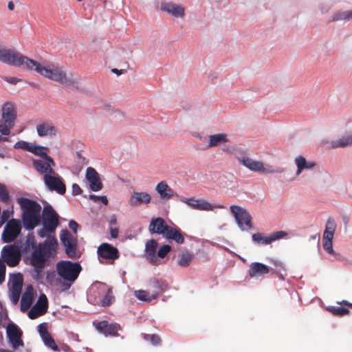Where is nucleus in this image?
<instances>
[{
	"instance_id": "43",
	"label": "nucleus",
	"mask_w": 352,
	"mask_h": 352,
	"mask_svg": "<svg viewBox=\"0 0 352 352\" xmlns=\"http://www.w3.org/2000/svg\"><path fill=\"white\" fill-rule=\"evenodd\" d=\"M113 299V296L112 295L111 288H108L107 292L105 296L101 300L100 305L102 307L109 306L111 304Z\"/></svg>"
},
{
	"instance_id": "21",
	"label": "nucleus",
	"mask_w": 352,
	"mask_h": 352,
	"mask_svg": "<svg viewBox=\"0 0 352 352\" xmlns=\"http://www.w3.org/2000/svg\"><path fill=\"white\" fill-rule=\"evenodd\" d=\"M23 287V278L21 275H15L11 287L10 300L14 304L19 302Z\"/></svg>"
},
{
	"instance_id": "54",
	"label": "nucleus",
	"mask_w": 352,
	"mask_h": 352,
	"mask_svg": "<svg viewBox=\"0 0 352 352\" xmlns=\"http://www.w3.org/2000/svg\"><path fill=\"white\" fill-rule=\"evenodd\" d=\"M110 234L112 238L116 239L118 236L119 231L118 228L110 227Z\"/></svg>"
},
{
	"instance_id": "6",
	"label": "nucleus",
	"mask_w": 352,
	"mask_h": 352,
	"mask_svg": "<svg viewBox=\"0 0 352 352\" xmlns=\"http://www.w3.org/2000/svg\"><path fill=\"white\" fill-rule=\"evenodd\" d=\"M79 263L69 261H61L56 265V270L59 276L67 281L74 282L81 271Z\"/></svg>"
},
{
	"instance_id": "29",
	"label": "nucleus",
	"mask_w": 352,
	"mask_h": 352,
	"mask_svg": "<svg viewBox=\"0 0 352 352\" xmlns=\"http://www.w3.org/2000/svg\"><path fill=\"white\" fill-rule=\"evenodd\" d=\"M161 8L175 17H182L184 14V8L183 7L172 3H163L161 5Z\"/></svg>"
},
{
	"instance_id": "48",
	"label": "nucleus",
	"mask_w": 352,
	"mask_h": 352,
	"mask_svg": "<svg viewBox=\"0 0 352 352\" xmlns=\"http://www.w3.org/2000/svg\"><path fill=\"white\" fill-rule=\"evenodd\" d=\"M323 248L329 254H333L334 253L332 245V241L322 240Z\"/></svg>"
},
{
	"instance_id": "63",
	"label": "nucleus",
	"mask_w": 352,
	"mask_h": 352,
	"mask_svg": "<svg viewBox=\"0 0 352 352\" xmlns=\"http://www.w3.org/2000/svg\"><path fill=\"white\" fill-rule=\"evenodd\" d=\"M217 208H223V206H217Z\"/></svg>"
},
{
	"instance_id": "37",
	"label": "nucleus",
	"mask_w": 352,
	"mask_h": 352,
	"mask_svg": "<svg viewBox=\"0 0 352 352\" xmlns=\"http://www.w3.org/2000/svg\"><path fill=\"white\" fill-rule=\"evenodd\" d=\"M327 310L335 316L342 317L349 314V310L345 307L331 306Z\"/></svg>"
},
{
	"instance_id": "19",
	"label": "nucleus",
	"mask_w": 352,
	"mask_h": 352,
	"mask_svg": "<svg viewBox=\"0 0 352 352\" xmlns=\"http://www.w3.org/2000/svg\"><path fill=\"white\" fill-rule=\"evenodd\" d=\"M86 178L89 182V186L93 191H99L102 188V184L100 181L99 174L92 167H89L86 170Z\"/></svg>"
},
{
	"instance_id": "27",
	"label": "nucleus",
	"mask_w": 352,
	"mask_h": 352,
	"mask_svg": "<svg viewBox=\"0 0 352 352\" xmlns=\"http://www.w3.org/2000/svg\"><path fill=\"white\" fill-rule=\"evenodd\" d=\"M33 299L34 289L32 286H28L23 294L21 300V311L22 312H25L30 308Z\"/></svg>"
},
{
	"instance_id": "42",
	"label": "nucleus",
	"mask_w": 352,
	"mask_h": 352,
	"mask_svg": "<svg viewBox=\"0 0 352 352\" xmlns=\"http://www.w3.org/2000/svg\"><path fill=\"white\" fill-rule=\"evenodd\" d=\"M45 147H42V146H37L36 144H32V148H31V150L30 151V152H31L36 155L40 156L42 159L43 157H47V156H48V155L45 151Z\"/></svg>"
},
{
	"instance_id": "51",
	"label": "nucleus",
	"mask_w": 352,
	"mask_h": 352,
	"mask_svg": "<svg viewBox=\"0 0 352 352\" xmlns=\"http://www.w3.org/2000/svg\"><path fill=\"white\" fill-rule=\"evenodd\" d=\"M38 329L41 338L49 333L46 324L45 323L40 324L38 326Z\"/></svg>"
},
{
	"instance_id": "35",
	"label": "nucleus",
	"mask_w": 352,
	"mask_h": 352,
	"mask_svg": "<svg viewBox=\"0 0 352 352\" xmlns=\"http://www.w3.org/2000/svg\"><path fill=\"white\" fill-rule=\"evenodd\" d=\"M193 258L194 255L192 253L188 251L182 252L178 256L177 263L182 267H186L190 264Z\"/></svg>"
},
{
	"instance_id": "5",
	"label": "nucleus",
	"mask_w": 352,
	"mask_h": 352,
	"mask_svg": "<svg viewBox=\"0 0 352 352\" xmlns=\"http://www.w3.org/2000/svg\"><path fill=\"white\" fill-rule=\"evenodd\" d=\"M16 119V110L12 102H7L2 107V115L0 120V133L8 135L13 128Z\"/></svg>"
},
{
	"instance_id": "38",
	"label": "nucleus",
	"mask_w": 352,
	"mask_h": 352,
	"mask_svg": "<svg viewBox=\"0 0 352 352\" xmlns=\"http://www.w3.org/2000/svg\"><path fill=\"white\" fill-rule=\"evenodd\" d=\"M45 344L48 346L49 348L52 349L54 351H58L60 349L58 348V346L56 345L54 340L49 333L48 334L45 335L43 338H41Z\"/></svg>"
},
{
	"instance_id": "41",
	"label": "nucleus",
	"mask_w": 352,
	"mask_h": 352,
	"mask_svg": "<svg viewBox=\"0 0 352 352\" xmlns=\"http://www.w3.org/2000/svg\"><path fill=\"white\" fill-rule=\"evenodd\" d=\"M0 201L4 204H9L10 201V197L6 187L0 184Z\"/></svg>"
},
{
	"instance_id": "2",
	"label": "nucleus",
	"mask_w": 352,
	"mask_h": 352,
	"mask_svg": "<svg viewBox=\"0 0 352 352\" xmlns=\"http://www.w3.org/2000/svg\"><path fill=\"white\" fill-rule=\"evenodd\" d=\"M25 245L26 249L34 250L30 263L38 272L39 270L45 267L47 260L56 254L58 241L54 236H48L44 242L36 245L34 236L32 234H28Z\"/></svg>"
},
{
	"instance_id": "59",
	"label": "nucleus",
	"mask_w": 352,
	"mask_h": 352,
	"mask_svg": "<svg viewBox=\"0 0 352 352\" xmlns=\"http://www.w3.org/2000/svg\"><path fill=\"white\" fill-rule=\"evenodd\" d=\"M60 349L65 352H68L70 350L69 346L67 344H62Z\"/></svg>"
},
{
	"instance_id": "31",
	"label": "nucleus",
	"mask_w": 352,
	"mask_h": 352,
	"mask_svg": "<svg viewBox=\"0 0 352 352\" xmlns=\"http://www.w3.org/2000/svg\"><path fill=\"white\" fill-rule=\"evenodd\" d=\"M150 286L153 291V298L155 299L168 287V284L165 281L157 279L151 280Z\"/></svg>"
},
{
	"instance_id": "14",
	"label": "nucleus",
	"mask_w": 352,
	"mask_h": 352,
	"mask_svg": "<svg viewBox=\"0 0 352 352\" xmlns=\"http://www.w3.org/2000/svg\"><path fill=\"white\" fill-rule=\"evenodd\" d=\"M7 336L14 350H17L19 346H24L23 341L21 339L22 331L15 324H9L8 325Z\"/></svg>"
},
{
	"instance_id": "4",
	"label": "nucleus",
	"mask_w": 352,
	"mask_h": 352,
	"mask_svg": "<svg viewBox=\"0 0 352 352\" xmlns=\"http://www.w3.org/2000/svg\"><path fill=\"white\" fill-rule=\"evenodd\" d=\"M42 223L43 228L38 231V234L41 238L50 236V234L55 231L58 224V214L50 205L43 208Z\"/></svg>"
},
{
	"instance_id": "62",
	"label": "nucleus",
	"mask_w": 352,
	"mask_h": 352,
	"mask_svg": "<svg viewBox=\"0 0 352 352\" xmlns=\"http://www.w3.org/2000/svg\"><path fill=\"white\" fill-rule=\"evenodd\" d=\"M1 140H3V141H8V138H2Z\"/></svg>"
},
{
	"instance_id": "34",
	"label": "nucleus",
	"mask_w": 352,
	"mask_h": 352,
	"mask_svg": "<svg viewBox=\"0 0 352 352\" xmlns=\"http://www.w3.org/2000/svg\"><path fill=\"white\" fill-rule=\"evenodd\" d=\"M336 230V224L333 219H329L327 221L322 240L332 241Z\"/></svg>"
},
{
	"instance_id": "32",
	"label": "nucleus",
	"mask_w": 352,
	"mask_h": 352,
	"mask_svg": "<svg viewBox=\"0 0 352 352\" xmlns=\"http://www.w3.org/2000/svg\"><path fill=\"white\" fill-rule=\"evenodd\" d=\"M295 163L297 166L296 175H300L305 169L313 168L316 164L314 162H307L302 156H298L295 159Z\"/></svg>"
},
{
	"instance_id": "52",
	"label": "nucleus",
	"mask_w": 352,
	"mask_h": 352,
	"mask_svg": "<svg viewBox=\"0 0 352 352\" xmlns=\"http://www.w3.org/2000/svg\"><path fill=\"white\" fill-rule=\"evenodd\" d=\"M4 80L12 85H16L17 82H21V79L16 78V77H11V76H6L4 77Z\"/></svg>"
},
{
	"instance_id": "53",
	"label": "nucleus",
	"mask_w": 352,
	"mask_h": 352,
	"mask_svg": "<svg viewBox=\"0 0 352 352\" xmlns=\"http://www.w3.org/2000/svg\"><path fill=\"white\" fill-rule=\"evenodd\" d=\"M82 190L80 187L77 184H74L72 185V193L74 195H78L81 194Z\"/></svg>"
},
{
	"instance_id": "20",
	"label": "nucleus",
	"mask_w": 352,
	"mask_h": 352,
	"mask_svg": "<svg viewBox=\"0 0 352 352\" xmlns=\"http://www.w3.org/2000/svg\"><path fill=\"white\" fill-rule=\"evenodd\" d=\"M168 227L169 226L167 225L163 218L154 217L149 223L148 230L151 234H158L164 236Z\"/></svg>"
},
{
	"instance_id": "18",
	"label": "nucleus",
	"mask_w": 352,
	"mask_h": 352,
	"mask_svg": "<svg viewBox=\"0 0 352 352\" xmlns=\"http://www.w3.org/2000/svg\"><path fill=\"white\" fill-rule=\"evenodd\" d=\"M96 329L106 336H118V331L120 326L118 324L109 323L107 320H102L98 322H94Z\"/></svg>"
},
{
	"instance_id": "7",
	"label": "nucleus",
	"mask_w": 352,
	"mask_h": 352,
	"mask_svg": "<svg viewBox=\"0 0 352 352\" xmlns=\"http://www.w3.org/2000/svg\"><path fill=\"white\" fill-rule=\"evenodd\" d=\"M237 160L240 164L253 172L265 174H273L282 172V170L274 169V167L270 165L265 166L263 162L254 160L246 155L238 157Z\"/></svg>"
},
{
	"instance_id": "16",
	"label": "nucleus",
	"mask_w": 352,
	"mask_h": 352,
	"mask_svg": "<svg viewBox=\"0 0 352 352\" xmlns=\"http://www.w3.org/2000/svg\"><path fill=\"white\" fill-rule=\"evenodd\" d=\"M97 253L100 258L108 261H113L120 257L118 249L107 243L100 244L98 248Z\"/></svg>"
},
{
	"instance_id": "61",
	"label": "nucleus",
	"mask_w": 352,
	"mask_h": 352,
	"mask_svg": "<svg viewBox=\"0 0 352 352\" xmlns=\"http://www.w3.org/2000/svg\"><path fill=\"white\" fill-rule=\"evenodd\" d=\"M112 72L118 75H120L121 74L120 71L118 69H113Z\"/></svg>"
},
{
	"instance_id": "3",
	"label": "nucleus",
	"mask_w": 352,
	"mask_h": 352,
	"mask_svg": "<svg viewBox=\"0 0 352 352\" xmlns=\"http://www.w3.org/2000/svg\"><path fill=\"white\" fill-rule=\"evenodd\" d=\"M17 202L23 211L21 219L24 228L32 230L41 222V205L36 201L25 197L18 198Z\"/></svg>"
},
{
	"instance_id": "12",
	"label": "nucleus",
	"mask_w": 352,
	"mask_h": 352,
	"mask_svg": "<svg viewBox=\"0 0 352 352\" xmlns=\"http://www.w3.org/2000/svg\"><path fill=\"white\" fill-rule=\"evenodd\" d=\"M48 309V300L45 294H41L36 303L28 312V317L32 319L38 318L45 315Z\"/></svg>"
},
{
	"instance_id": "45",
	"label": "nucleus",
	"mask_w": 352,
	"mask_h": 352,
	"mask_svg": "<svg viewBox=\"0 0 352 352\" xmlns=\"http://www.w3.org/2000/svg\"><path fill=\"white\" fill-rule=\"evenodd\" d=\"M171 250V247L169 245H163L160 247L157 252V256L160 258H164L168 252Z\"/></svg>"
},
{
	"instance_id": "36",
	"label": "nucleus",
	"mask_w": 352,
	"mask_h": 352,
	"mask_svg": "<svg viewBox=\"0 0 352 352\" xmlns=\"http://www.w3.org/2000/svg\"><path fill=\"white\" fill-rule=\"evenodd\" d=\"M331 148L346 147L352 145V135H346L337 140L332 141Z\"/></svg>"
},
{
	"instance_id": "57",
	"label": "nucleus",
	"mask_w": 352,
	"mask_h": 352,
	"mask_svg": "<svg viewBox=\"0 0 352 352\" xmlns=\"http://www.w3.org/2000/svg\"><path fill=\"white\" fill-rule=\"evenodd\" d=\"M117 223V219L115 216L112 217L109 221L110 227H112L113 226L116 225Z\"/></svg>"
},
{
	"instance_id": "26",
	"label": "nucleus",
	"mask_w": 352,
	"mask_h": 352,
	"mask_svg": "<svg viewBox=\"0 0 352 352\" xmlns=\"http://www.w3.org/2000/svg\"><path fill=\"white\" fill-rule=\"evenodd\" d=\"M270 272L269 267L258 262H254L250 264L248 270V274L251 278L261 276Z\"/></svg>"
},
{
	"instance_id": "56",
	"label": "nucleus",
	"mask_w": 352,
	"mask_h": 352,
	"mask_svg": "<svg viewBox=\"0 0 352 352\" xmlns=\"http://www.w3.org/2000/svg\"><path fill=\"white\" fill-rule=\"evenodd\" d=\"M338 304L343 305H345V306L352 308V303L348 302L347 300H342L341 302H338Z\"/></svg>"
},
{
	"instance_id": "17",
	"label": "nucleus",
	"mask_w": 352,
	"mask_h": 352,
	"mask_svg": "<svg viewBox=\"0 0 352 352\" xmlns=\"http://www.w3.org/2000/svg\"><path fill=\"white\" fill-rule=\"evenodd\" d=\"M60 240L65 248V252L70 258H74L76 255V243L71 233L65 230L60 235Z\"/></svg>"
},
{
	"instance_id": "28",
	"label": "nucleus",
	"mask_w": 352,
	"mask_h": 352,
	"mask_svg": "<svg viewBox=\"0 0 352 352\" xmlns=\"http://www.w3.org/2000/svg\"><path fill=\"white\" fill-rule=\"evenodd\" d=\"M157 242L155 239H151L146 243V256L147 260L153 265L157 264L156 248Z\"/></svg>"
},
{
	"instance_id": "30",
	"label": "nucleus",
	"mask_w": 352,
	"mask_h": 352,
	"mask_svg": "<svg viewBox=\"0 0 352 352\" xmlns=\"http://www.w3.org/2000/svg\"><path fill=\"white\" fill-rule=\"evenodd\" d=\"M155 189L162 199L168 200L174 195L173 190L166 182L162 181L158 183Z\"/></svg>"
},
{
	"instance_id": "25",
	"label": "nucleus",
	"mask_w": 352,
	"mask_h": 352,
	"mask_svg": "<svg viewBox=\"0 0 352 352\" xmlns=\"http://www.w3.org/2000/svg\"><path fill=\"white\" fill-rule=\"evenodd\" d=\"M151 200V195L145 192H134L129 201V204L131 206H136L142 204H149Z\"/></svg>"
},
{
	"instance_id": "9",
	"label": "nucleus",
	"mask_w": 352,
	"mask_h": 352,
	"mask_svg": "<svg viewBox=\"0 0 352 352\" xmlns=\"http://www.w3.org/2000/svg\"><path fill=\"white\" fill-rule=\"evenodd\" d=\"M1 257L4 263L10 267L16 266L21 258L19 248L14 244L5 245L1 250Z\"/></svg>"
},
{
	"instance_id": "58",
	"label": "nucleus",
	"mask_w": 352,
	"mask_h": 352,
	"mask_svg": "<svg viewBox=\"0 0 352 352\" xmlns=\"http://www.w3.org/2000/svg\"><path fill=\"white\" fill-rule=\"evenodd\" d=\"M274 263L276 267L284 269V265L282 262L276 261Z\"/></svg>"
},
{
	"instance_id": "49",
	"label": "nucleus",
	"mask_w": 352,
	"mask_h": 352,
	"mask_svg": "<svg viewBox=\"0 0 352 352\" xmlns=\"http://www.w3.org/2000/svg\"><path fill=\"white\" fill-rule=\"evenodd\" d=\"M6 270V265L4 262L0 258V284H1L5 280Z\"/></svg>"
},
{
	"instance_id": "39",
	"label": "nucleus",
	"mask_w": 352,
	"mask_h": 352,
	"mask_svg": "<svg viewBox=\"0 0 352 352\" xmlns=\"http://www.w3.org/2000/svg\"><path fill=\"white\" fill-rule=\"evenodd\" d=\"M135 296L140 300L149 302L153 300V295L145 290H138L135 292Z\"/></svg>"
},
{
	"instance_id": "24",
	"label": "nucleus",
	"mask_w": 352,
	"mask_h": 352,
	"mask_svg": "<svg viewBox=\"0 0 352 352\" xmlns=\"http://www.w3.org/2000/svg\"><path fill=\"white\" fill-rule=\"evenodd\" d=\"M183 201L195 210L210 211L212 210L214 208L211 204L204 199H196L192 197L185 199Z\"/></svg>"
},
{
	"instance_id": "64",
	"label": "nucleus",
	"mask_w": 352,
	"mask_h": 352,
	"mask_svg": "<svg viewBox=\"0 0 352 352\" xmlns=\"http://www.w3.org/2000/svg\"><path fill=\"white\" fill-rule=\"evenodd\" d=\"M78 1H80L81 0H78Z\"/></svg>"
},
{
	"instance_id": "46",
	"label": "nucleus",
	"mask_w": 352,
	"mask_h": 352,
	"mask_svg": "<svg viewBox=\"0 0 352 352\" xmlns=\"http://www.w3.org/2000/svg\"><path fill=\"white\" fill-rule=\"evenodd\" d=\"M144 338L150 340L151 342L155 346H158L161 344V338L157 334L145 335Z\"/></svg>"
},
{
	"instance_id": "10",
	"label": "nucleus",
	"mask_w": 352,
	"mask_h": 352,
	"mask_svg": "<svg viewBox=\"0 0 352 352\" xmlns=\"http://www.w3.org/2000/svg\"><path fill=\"white\" fill-rule=\"evenodd\" d=\"M21 231V224L19 219H11L4 227L2 233V240L4 243H11L14 241Z\"/></svg>"
},
{
	"instance_id": "13",
	"label": "nucleus",
	"mask_w": 352,
	"mask_h": 352,
	"mask_svg": "<svg viewBox=\"0 0 352 352\" xmlns=\"http://www.w3.org/2000/svg\"><path fill=\"white\" fill-rule=\"evenodd\" d=\"M32 165L35 170L41 175L55 174L53 167L55 166L54 160L50 156L40 160H33Z\"/></svg>"
},
{
	"instance_id": "40",
	"label": "nucleus",
	"mask_w": 352,
	"mask_h": 352,
	"mask_svg": "<svg viewBox=\"0 0 352 352\" xmlns=\"http://www.w3.org/2000/svg\"><path fill=\"white\" fill-rule=\"evenodd\" d=\"M352 10L340 11L335 14L332 18V21H339L342 19H351Z\"/></svg>"
},
{
	"instance_id": "1",
	"label": "nucleus",
	"mask_w": 352,
	"mask_h": 352,
	"mask_svg": "<svg viewBox=\"0 0 352 352\" xmlns=\"http://www.w3.org/2000/svg\"><path fill=\"white\" fill-rule=\"evenodd\" d=\"M0 61L13 66L25 65L29 69H32L34 67V70L41 76L56 81L65 87H74L80 80L78 75L73 73H67L63 67L54 65L43 66L12 49L0 50Z\"/></svg>"
},
{
	"instance_id": "47",
	"label": "nucleus",
	"mask_w": 352,
	"mask_h": 352,
	"mask_svg": "<svg viewBox=\"0 0 352 352\" xmlns=\"http://www.w3.org/2000/svg\"><path fill=\"white\" fill-rule=\"evenodd\" d=\"M89 199L94 202L101 201L104 205L108 204V199L106 196H96L95 195H90Z\"/></svg>"
},
{
	"instance_id": "55",
	"label": "nucleus",
	"mask_w": 352,
	"mask_h": 352,
	"mask_svg": "<svg viewBox=\"0 0 352 352\" xmlns=\"http://www.w3.org/2000/svg\"><path fill=\"white\" fill-rule=\"evenodd\" d=\"M69 227L71 230H72L74 232H76L77 229L79 227V225L74 220H72L69 223Z\"/></svg>"
},
{
	"instance_id": "44",
	"label": "nucleus",
	"mask_w": 352,
	"mask_h": 352,
	"mask_svg": "<svg viewBox=\"0 0 352 352\" xmlns=\"http://www.w3.org/2000/svg\"><path fill=\"white\" fill-rule=\"evenodd\" d=\"M32 146V143H29L25 141L21 140V141H18L17 142H16L14 144V148H16V149L21 148L24 151H30L31 150Z\"/></svg>"
},
{
	"instance_id": "60",
	"label": "nucleus",
	"mask_w": 352,
	"mask_h": 352,
	"mask_svg": "<svg viewBox=\"0 0 352 352\" xmlns=\"http://www.w3.org/2000/svg\"><path fill=\"white\" fill-rule=\"evenodd\" d=\"M8 8L10 10H13L14 8V4L12 1H9L8 4Z\"/></svg>"
},
{
	"instance_id": "11",
	"label": "nucleus",
	"mask_w": 352,
	"mask_h": 352,
	"mask_svg": "<svg viewBox=\"0 0 352 352\" xmlns=\"http://www.w3.org/2000/svg\"><path fill=\"white\" fill-rule=\"evenodd\" d=\"M45 184L51 191H56L63 195L66 192V186L63 179L55 172V174H47L43 177Z\"/></svg>"
},
{
	"instance_id": "22",
	"label": "nucleus",
	"mask_w": 352,
	"mask_h": 352,
	"mask_svg": "<svg viewBox=\"0 0 352 352\" xmlns=\"http://www.w3.org/2000/svg\"><path fill=\"white\" fill-rule=\"evenodd\" d=\"M36 131L40 137H53L57 134L58 129L49 122H44L36 126Z\"/></svg>"
},
{
	"instance_id": "33",
	"label": "nucleus",
	"mask_w": 352,
	"mask_h": 352,
	"mask_svg": "<svg viewBox=\"0 0 352 352\" xmlns=\"http://www.w3.org/2000/svg\"><path fill=\"white\" fill-rule=\"evenodd\" d=\"M209 141L208 147H214L217 146L221 143H225L228 142V139L227 138V135L224 133H218L215 135H211L208 137Z\"/></svg>"
},
{
	"instance_id": "50",
	"label": "nucleus",
	"mask_w": 352,
	"mask_h": 352,
	"mask_svg": "<svg viewBox=\"0 0 352 352\" xmlns=\"http://www.w3.org/2000/svg\"><path fill=\"white\" fill-rule=\"evenodd\" d=\"M10 213H13V212H10L8 210H3L1 215L0 219V226L3 225L5 222L8 221V219L10 218Z\"/></svg>"
},
{
	"instance_id": "23",
	"label": "nucleus",
	"mask_w": 352,
	"mask_h": 352,
	"mask_svg": "<svg viewBox=\"0 0 352 352\" xmlns=\"http://www.w3.org/2000/svg\"><path fill=\"white\" fill-rule=\"evenodd\" d=\"M164 237L168 241H174L177 244L184 243V234L177 226H169Z\"/></svg>"
},
{
	"instance_id": "15",
	"label": "nucleus",
	"mask_w": 352,
	"mask_h": 352,
	"mask_svg": "<svg viewBox=\"0 0 352 352\" xmlns=\"http://www.w3.org/2000/svg\"><path fill=\"white\" fill-rule=\"evenodd\" d=\"M287 235L285 231H278L271 234L270 236H265L263 233H255L252 236V241L258 245H268L272 242L284 238Z\"/></svg>"
},
{
	"instance_id": "8",
	"label": "nucleus",
	"mask_w": 352,
	"mask_h": 352,
	"mask_svg": "<svg viewBox=\"0 0 352 352\" xmlns=\"http://www.w3.org/2000/svg\"><path fill=\"white\" fill-rule=\"evenodd\" d=\"M230 210L241 230L252 229V217L245 209L238 206H231Z\"/></svg>"
}]
</instances>
